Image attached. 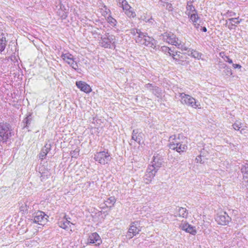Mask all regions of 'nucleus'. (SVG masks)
I'll return each mask as SVG.
<instances>
[{
    "label": "nucleus",
    "mask_w": 248,
    "mask_h": 248,
    "mask_svg": "<svg viewBox=\"0 0 248 248\" xmlns=\"http://www.w3.org/2000/svg\"><path fill=\"white\" fill-rule=\"evenodd\" d=\"M169 147L170 149L176 150L178 153L186 152L187 149L186 137L179 135H174L169 138Z\"/></svg>",
    "instance_id": "nucleus-1"
},
{
    "label": "nucleus",
    "mask_w": 248,
    "mask_h": 248,
    "mask_svg": "<svg viewBox=\"0 0 248 248\" xmlns=\"http://www.w3.org/2000/svg\"><path fill=\"white\" fill-rule=\"evenodd\" d=\"M179 95L180 97V101L182 104L195 108H199L200 106L199 102L198 101H196L195 99L191 96L185 94L183 93H179Z\"/></svg>",
    "instance_id": "nucleus-2"
},
{
    "label": "nucleus",
    "mask_w": 248,
    "mask_h": 248,
    "mask_svg": "<svg viewBox=\"0 0 248 248\" xmlns=\"http://www.w3.org/2000/svg\"><path fill=\"white\" fill-rule=\"evenodd\" d=\"M115 40L114 35L107 33L101 37L100 44L103 47L111 48V45L114 46Z\"/></svg>",
    "instance_id": "nucleus-3"
},
{
    "label": "nucleus",
    "mask_w": 248,
    "mask_h": 248,
    "mask_svg": "<svg viewBox=\"0 0 248 248\" xmlns=\"http://www.w3.org/2000/svg\"><path fill=\"white\" fill-rule=\"evenodd\" d=\"M111 159L109 153L108 151H104L96 153L94 157V159L102 165L108 164Z\"/></svg>",
    "instance_id": "nucleus-4"
},
{
    "label": "nucleus",
    "mask_w": 248,
    "mask_h": 248,
    "mask_svg": "<svg viewBox=\"0 0 248 248\" xmlns=\"http://www.w3.org/2000/svg\"><path fill=\"white\" fill-rule=\"evenodd\" d=\"M11 136V133L6 124L0 123V141L6 142Z\"/></svg>",
    "instance_id": "nucleus-5"
},
{
    "label": "nucleus",
    "mask_w": 248,
    "mask_h": 248,
    "mask_svg": "<svg viewBox=\"0 0 248 248\" xmlns=\"http://www.w3.org/2000/svg\"><path fill=\"white\" fill-rule=\"evenodd\" d=\"M162 39L169 44H171L174 46H179L178 42L179 40L176 38V35L170 32H165L160 36Z\"/></svg>",
    "instance_id": "nucleus-6"
},
{
    "label": "nucleus",
    "mask_w": 248,
    "mask_h": 248,
    "mask_svg": "<svg viewBox=\"0 0 248 248\" xmlns=\"http://www.w3.org/2000/svg\"><path fill=\"white\" fill-rule=\"evenodd\" d=\"M215 219L218 224L226 225L231 221V218L226 212L222 211L217 215Z\"/></svg>",
    "instance_id": "nucleus-7"
},
{
    "label": "nucleus",
    "mask_w": 248,
    "mask_h": 248,
    "mask_svg": "<svg viewBox=\"0 0 248 248\" xmlns=\"http://www.w3.org/2000/svg\"><path fill=\"white\" fill-rule=\"evenodd\" d=\"M130 33L134 36L136 43L140 44L143 42L144 38L147 34L146 33H143L140 30L137 29H132L130 30Z\"/></svg>",
    "instance_id": "nucleus-8"
},
{
    "label": "nucleus",
    "mask_w": 248,
    "mask_h": 248,
    "mask_svg": "<svg viewBox=\"0 0 248 248\" xmlns=\"http://www.w3.org/2000/svg\"><path fill=\"white\" fill-rule=\"evenodd\" d=\"M61 58L75 70H76L78 69L77 62L75 61L74 56L72 54L69 53H62Z\"/></svg>",
    "instance_id": "nucleus-9"
},
{
    "label": "nucleus",
    "mask_w": 248,
    "mask_h": 248,
    "mask_svg": "<svg viewBox=\"0 0 248 248\" xmlns=\"http://www.w3.org/2000/svg\"><path fill=\"white\" fill-rule=\"evenodd\" d=\"M33 222L40 225H43L47 221V216L42 211H38L33 215Z\"/></svg>",
    "instance_id": "nucleus-10"
},
{
    "label": "nucleus",
    "mask_w": 248,
    "mask_h": 248,
    "mask_svg": "<svg viewBox=\"0 0 248 248\" xmlns=\"http://www.w3.org/2000/svg\"><path fill=\"white\" fill-rule=\"evenodd\" d=\"M139 227L140 223L138 221L132 222L127 233L126 236L129 238H131L134 236L139 233V232L140 231Z\"/></svg>",
    "instance_id": "nucleus-11"
},
{
    "label": "nucleus",
    "mask_w": 248,
    "mask_h": 248,
    "mask_svg": "<svg viewBox=\"0 0 248 248\" xmlns=\"http://www.w3.org/2000/svg\"><path fill=\"white\" fill-rule=\"evenodd\" d=\"M156 172V170H155L153 167H148L144 177V182L146 184L151 183Z\"/></svg>",
    "instance_id": "nucleus-12"
},
{
    "label": "nucleus",
    "mask_w": 248,
    "mask_h": 248,
    "mask_svg": "<svg viewBox=\"0 0 248 248\" xmlns=\"http://www.w3.org/2000/svg\"><path fill=\"white\" fill-rule=\"evenodd\" d=\"M162 158L161 155L159 154H155L153 156V161L151 162L152 165L149 166V167H153L155 170H157L160 168L163 164Z\"/></svg>",
    "instance_id": "nucleus-13"
},
{
    "label": "nucleus",
    "mask_w": 248,
    "mask_h": 248,
    "mask_svg": "<svg viewBox=\"0 0 248 248\" xmlns=\"http://www.w3.org/2000/svg\"><path fill=\"white\" fill-rule=\"evenodd\" d=\"M145 87L157 97L161 96L162 93V90L158 87L154 86L152 84L150 83L146 84Z\"/></svg>",
    "instance_id": "nucleus-14"
},
{
    "label": "nucleus",
    "mask_w": 248,
    "mask_h": 248,
    "mask_svg": "<svg viewBox=\"0 0 248 248\" xmlns=\"http://www.w3.org/2000/svg\"><path fill=\"white\" fill-rule=\"evenodd\" d=\"M88 242L91 244H94L95 245H99L101 243L102 240L96 232H93L89 235Z\"/></svg>",
    "instance_id": "nucleus-15"
},
{
    "label": "nucleus",
    "mask_w": 248,
    "mask_h": 248,
    "mask_svg": "<svg viewBox=\"0 0 248 248\" xmlns=\"http://www.w3.org/2000/svg\"><path fill=\"white\" fill-rule=\"evenodd\" d=\"M76 85L81 91L86 93H89L92 91L90 86L85 82L82 81H77Z\"/></svg>",
    "instance_id": "nucleus-16"
},
{
    "label": "nucleus",
    "mask_w": 248,
    "mask_h": 248,
    "mask_svg": "<svg viewBox=\"0 0 248 248\" xmlns=\"http://www.w3.org/2000/svg\"><path fill=\"white\" fill-rule=\"evenodd\" d=\"M142 41L143 42L140 44V45H144L148 47L152 48H154L155 46V39L152 37L148 36L147 34Z\"/></svg>",
    "instance_id": "nucleus-17"
},
{
    "label": "nucleus",
    "mask_w": 248,
    "mask_h": 248,
    "mask_svg": "<svg viewBox=\"0 0 248 248\" xmlns=\"http://www.w3.org/2000/svg\"><path fill=\"white\" fill-rule=\"evenodd\" d=\"M188 213L186 208L184 207H178L176 209L174 213V216L175 217H182L186 218L187 216Z\"/></svg>",
    "instance_id": "nucleus-18"
},
{
    "label": "nucleus",
    "mask_w": 248,
    "mask_h": 248,
    "mask_svg": "<svg viewBox=\"0 0 248 248\" xmlns=\"http://www.w3.org/2000/svg\"><path fill=\"white\" fill-rule=\"evenodd\" d=\"M142 135L141 132H139L138 129H134L132 132V140L140 144L142 139Z\"/></svg>",
    "instance_id": "nucleus-19"
},
{
    "label": "nucleus",
    "mask_w": 248,
    "mask_h": 248,
    "mask_svg": "<svg viewBox=\"0 0 248 248\" xmlns=\"http://www.w3.org/2000/svg\"><path fill=\"white\" fill-rule=\"evenodd\" d=\"M190 18V21L193 23L194 26L197 29L200 28L199 17L198 15L197 12L192 14L188 16Z\"/></svg>",
    "instance_id": "nucleus-20"
},
{
    "label": "nucleus",
    "mask_w": 248,
    "mask_h": 248,
    "mask_svg": "<svg viewBox=\"0 0 248 248\" xmlns=\"http://www.w3.org/2000/svg\"><path fill=\"white\" fill-rule=\"evenodd\" d=\"M51 145L49 143H46L39 154V157L43 160L51 150Z\"/></svg>",
    "instance_id": "nucleus-21"
},
{
    "label": "nucleus",
    "mask_w": 248,
    "mask_h": 248,
    "mask_svg": "<svg viewBox=\"0 0 248 248\" xmlns=\"http://www.w3.org/2000/svg\"><path fill=\"white\" fill-rule=\"evenodd\" d=\"M39 173L41 174L40 177L41 181H43L48 178L50 175V173L47 169H46L44 166L39 168Z\"/></svg>",
    "instance_id": "nucleus-22"
},
{
    "label": "nucleus",
    "mask_w": 248,
    "mask_h": 248,
    "mask_svg": "<svg viewBox=\"0 0 248 248\" xmlns=\"http://www.w3.org/2000/svg\"><path fill=\"white\" fill-rule=\"evenodd\" d=\"M196 12H197V11L196 10L195 7L192 5V2H188L186 6V14L187 16H189L192 14L196 13Z\"/></svg>",
    "instance_id": "nucleus-23"
},
{
    "label": "nucleus",
    "mask_w": 248,
    "mask_h": 248,
    "mask_svg": "<svg viewBox=\"0 0 248 248\" xmlns=\"http://www.w3.org/2000/svg\"><path fill=\"white\" fill-rule=\"evenodd\" d=\"M118 2L120 6L123 8V9L124 12L127 10H128V9H132L125 0H118Z\"/></svg>",
    "instance_id": "nucleus-24"
},
{
    "label": "nucleus",
    "mask_w": 248,
    "mask_h": 248,
    "mask_svg": "<svg viewBox=\"0 0 248 248\" xmlns=\"http://www.w3.org/2000/svg\"><path fill=\"white\" fill-rule=\"evenodd\" d=\"M161 49L163 52H164L167 54H169L170 56H172L174 59H176L174 57L175 55L173 53V52L171 49L167 46H163L161 47Z\"/></svg>",
    "instance_id": "nucleus-25"
},
{
    "label": "nucleus",
    "mask_w": 248,
    "mask_h": 248,
    "mask_svg": "<svg viewBox=\"0 0 248 248\" xmlns=\"http://www.w3.org/2000/svg\"><path fill=\"white\" fill-rule=\"evenodd\" d=\"M6 39L3 35H0V52L3 51L6 46Z\"/></svg>",
    "instance_id": "nucleus-26"
},
{
    "label": "nucleus",
    "mask_w": 248,
    "mask_h": 248,
    "mask_svg": "<svg viewBox=\"0 0 248 248\" xmlns=\"http://www.w3.org/2000/svg\"><path fill=\"white\" fill-rule=\"evenodd\" d=\"M188 55L191 56L192 57H194V58H196L198 59H200L201 57V54L199 52L194 50L193 49L190 50L189 49L188 50Z\"/></svg>",
    "instance_id": "nucleus-27"
},
{
    "label": "nucleus",
    "mask_w": 248,
    "mask_h": 248,
    "mask_svg": "<svg viewBox=\"0 0 248 248\" xmlns=\"http://www.w3.org/2000/svg\"><path fill=\"white\" fill-rule=\"evenodd\" d=\"M241 171L243 177H245V179H246L248 176V163H246L242 166Z\"/></svg>",
    "instance_id": "nucleus-28"
},
{
    "label": "nucleus",
    "mask_w": 248,
    "mask_h": 248,
    "mask_svg": "<svg viewBox=\"0 0 248 248\" xmlns=\"http://www.w3.org/2000/svg\"><path fill=\"white\" fill-rule=\"evenodd\" d=\"M106 205L108 206V205H113L116 202V199L114 197H110L105 201Z\"/></svg>",
    "instance_id": "nucleus-29"
},
{
    "label": "nucleus",
    "mask_w": 248,
    "mask_h": 248,
    "mask_svg": "<svg viewBox=\"0 0 248 248\" xmlns=\"http://www.w3.org/2000/svg\"><path fill=\"white\" fill-rule=\"evenodd\" d=\"M186 232H188L192 235H195L197 233V231L195 229V227L192 226L190 224H188V227L187 228Z\"/></svg>",
    "instance_id": "nucleus-30"
},
{
    "label": "nucleus",
    "mask_w": 248,
    "mask_h": 248,
    "mask_svg": "<svg viewBox=\"0 0 248 248\" xmlns=\"http://www.w3.org/2000/svg\"><path fill=\"white\" fill-rule=\"evenodd\" d=\"M107 21L111 24L112 26H116L117 24V21L115 19L113 18L111 16L109 15L107 18Z\"/></svg>",
    "instance_id": "nucleus-31"
},
{
    "label": "nucleus",
    "mask_w": 248,
    "mask_h": 248,
    "mask_svg": "<svg viewBox=\"0 0 248 248\" xmlns=\"http://www.w3.org/2000/svg\"><path fill=\"white\" fill-rule=\"evenodd\" d=\"M58 15L62 18L65 19L67 17V14L65 12L62 10L61 7L60 9L58 10L57 12Z\"/></svg>",
    "instance_id": "nucleus-32"
},
{
    "label": "nucleus",
    "mask_w": 248,
    "mask_h": 248,
    "mask_svg": "<svg viewBox=\"0 0 248 248\" xmlns=\"http://www.w3.org/2000/svg\"><path fill=\"white\" fill-rule=\"evenodd\" d=\"M125 14L129 17H134L136 16L135 13L132 9H128L124 12Z\"/></svg>",
    "instance_id": "nucleus-33"
},
{
    "label": "nucleus",
    "mask_w": 248,
    "mask_h": 248,
    "mask_svg": "<svg viewBox=\"0 0 248 248\" xmlns=\"http://www.w3.org/2000/svg\"><path fill=\"white\" fill-rule=\"evenodd\" d=\"M232 23V25L235 24H238L242 21L241 19H239L238 17L237 18H231L228 19Z\"/></svg>",
    "instance_id": "nucleus-34"
},
{
    "label": "nucleus",
    "mask_w": 248,
    "mask_h": 248,
    "mask_svg": "<svg viewBox=\"0 0 248 248\" xmlns=\"http://www.w3.org/2000/svg\"><path fill=\"white\" fill-rule=\"evenodd\" d=\"M101 13L102 16L106 17L109 13H110V11L105 5L104 6L103 8L101 9Z\"/></svg>",
    "instance_id": "nucleus-35"
},
{
    "label": "nucleus",
    "mask_w": 248,
    "mask_h": 248,
    "mask_svg": "<svg viewBox=\"0 0 248 248\" xmlns=\"http://www.w3.org/2000/svg\"><path fill=\"white\" fill-rule=\"evenodd\" d=\"M232 69L229 67H227L225 68V70L223 71L222 74L225 76H230L232 75Z\"/></svg>",
    "instance_id": "nucleus-36"
},
{
    "label": "nucleus",
    "mask_w": 248,
    "mask_h": 248,
    "mask_svg": "<svg viewBox=\"0 0 248 248\" xmlns=\"http://www.w3.org/2000/svg\"><path fill=\"white\" fill-rule=\"evenodd\" d=\"M188 224H189L186 222H182L180 224L179 227L181 230H184L186 232L187 229V228L188 227Z\"/></svg>",
    "instance_id": "nucleus-37"
},
{
    "label": "nucleus",
    "mask_w": 248,
    "mask_h": 248,
    "mask_svg": "<svg viewBox=\"0 0 248 248\" xmlns=\"http://www.w3.org/2000/svg\"><path fill=\"white\" fill-rule=\"evenodd\" d=\"M79 150L78 148L76 149L75 150L72 151L70 153L72 157L77 158L79 154Z\"/></svg>",
    "instance_id": "nucleus-38"
},
{
    "label": "nucleus",
    "mask_w": 248,
    "mask_h": 248,
    "mask_svg": "<svg viewBox=\"0 0 248 248\" xmlns=\"http://www.w3.org/2000/svg\"><path fill=\"white\" fill-rule=\"evenodd\" d=\"M232 126L235 130H239L242 127V123L237 121L232 125Z\"/></svg>",
    "instance_id": "nucleus-39"
},
{
    "label": "nucleus",
    "mask_w": 248,
    "mask_h": 248,
    "mask_svg": "<svg viewBox=\"0 0 248 248\" xmlns=\"http://www.w3.org/2000/svg\"><path fill=\"white\" fill-rule=\"evenodd\" d=\"M29 206L27 205V203H25L24 204H22L20 207V211L23 213H25L28 211Z\"/></svg>",
    "instance_id": "nucleus-40"
},
{
    "label": "nucleus",
    "mask_w": 248,
    "mask_h": 248,
    "mask_svg": "<svg viewBox=\"0 0 248 248\" xmlns=\"http://www.w3.org/2000/svg\"><path fill=\"white\" fill-rule=\"evenodd\" d=\"M178 45L179 46H176L177 47V48L181 49V50H188V48L186 47L184 44H182V42L180 40L178 42Z\"/></svg>",
    "instance_id": "nucleus-41"
},
{
    "label": "nucleus",
    "mask_w": 248,
    "mask_h": 248,
    "mask_svg": "<svg viewBox=\"0 0 248 248\" xmlns=\"http://www.w3.org/2000/svg\"><path fill=\"white\" fill-rule=\"evenodd\" d=\"M220 56L223 58L225 61L228 62L229 63H232V61L231 59L228 56L224 55L223 56L221 55V53L220 54Z\"/></svg>",
    "instance_id": "nucleus-42"
},
{
    "label": "nucleus",
    "mask_w": 248,
    "mask_h": 248,
    "mask_svg": "<svg viewBox=\"0 0 248 248\" xmlns=\"http://www.w3.org/2000/svg\"><path fill=\"white\" fill-rule=\"evenodd\" d=\"M69 223L70 221L66 219V220L63 222V224H61L60 226L63 229H65L68 227V225H69Z\"/></svg>",
    "instance_id": "nucleus-43"
},
{
    "label": "nucleus",
    "mask_w": 248,
    "mask_h": 248,
    "mask_svg": "<svg viewBox=\"0 0 248 248\" xmlns=\"http://www.w3.org/2000/svg\"><path fill=\"white\" fill-rule=\"evenodd\" d=\"M168 2L167 0H160L159 1V4L160 6L164 7H166V5Z\"/></svg>",
    "instance_id": "nucleus-44"
},
{
    "label": "nucleus",
    "mask_w": 248,
    "mask_h": 248,
    "mask_svg": "<svg viewBox=\"0 0 248 248\" xmlns=\"http://www.w3.org/2000/svg\"><path fill=\"white\" fill-rule=\"evenodd\" d=\"M166 8L169 11H172L173 10L172 4L169 2L167 3Z\"/></svg>",
    "instance_id": "nucleus-45"
},
{
    "label": "nucleus",
    "mask_w": 248,
    "mask_h": 248,
    "mask_svg": "<svg viewBox=\"0 0 248 248\" xmlns=\"http://www.w3.org/2000/svg\"><path fill=\"white\" fill-rule=\"evenodd\" d=\"M26 124V126H27L28 124H30L31 123V120L28 117H26L24 120Z\"/></svg>",
    "instance_id": "nucleus-46"
},
{
    "label": "nucleus",
    "mask_w": 248,
    "mask_h": 248,
    "mask_svg": "<svg viewBox=\"0 0 248 248\" xmlns=\"http://www.w3.org/2000/svg\"><path fill=\"white\" fill-rule=\"evenodd\" d=\"M202 158H201V155H199V156H198L196 158V161L197 163H202Z\"/></svg>",
    "instance_id": "nucleus-47"
},
{
    "label": "nucleus",
    "mask_w": 248,
    "mask_h": 248,
    "mask_svg": "<svg viewBox=\"0 0 248 248\" xmlns=\"http://www.w3.org/2000/svg\"><path fill=\"white\" fill-rule=\"evenodd\" d=\"M227 66L225 63H219V68H225L227 67Z\"/></svg>",
    "instance_id": "nucleus-48"
},
{
    "label": "nucleus",
    "mask_w": 248,
    "mask_h": 248,
    "mask_svg": "<svg viewBox=\"0 0 248 248\" xmlns=\"http://www.w3.org/2000/svg\"><path fill=\"white\" fill-rule=\"evenodd\" d=\"M232 66L234 68H241V66L240 64H232Z\"/></svg>",
    "instance_id": "nucleus-49"
},
{
    "label": "nucleus",
    "mask_w": 248,
    "mask_h": 248,
    "mask_svg": "<svg viewBox=\"0 0 248 248\" xmlns=\"http://www.w3.org/2000/svg\"><path fill=\"white\" fill-rule=\"evenodd\" d=\"M243 182L248 186V176L246 179H245V177H243Z\"/></svg>",
    "instance_id": "nucleus-50"
},
{
    "label": "nucleus",
    "mask_w": 248,
    "mask_h": 248,
    "mask_svg": "<svg viewBox=\"0 0 248 248\" xmlns=\"http://www.w3.org/2000/svg\"><path fill=\"white\" fill-rule=\"evenodd\" d=\"M200 27H201V30L203 32H206L207 31V29L206 28V27H201L200 26Z\"/></svg>",
    "instance_id": "nucleus-51"
},
{
    "label": "nucleus",
    "mask_w": 248,
    "mask_h": 248,
    "mask_svg": "<svg viewBox=\"0 0 248 248\" xmlns=\"http://www.w3.org/2000/svg\"><path fill=\"white\" fill-rule=\"evenodd\" d=\"M242 130L243 129H242L241 131H240V133L242 134Z\"/></svg>",
    "instance_id": "nucleus-52"
}]
</instances>
